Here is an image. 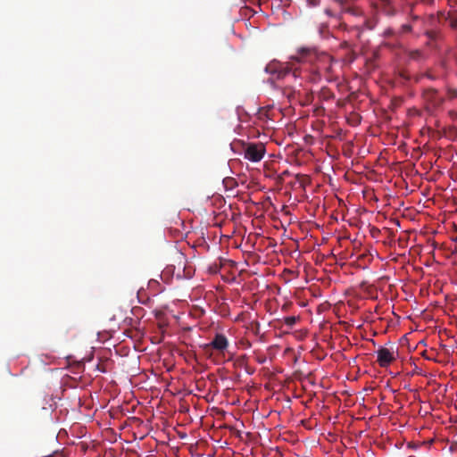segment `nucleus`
<instances>
[{"label":"nucleus","mask_w":457,"mask_h":457,"mask_svg":"<svg viewBox=\"0 0 457 457\" xmlns=\"http://www.w3.org/2000/svg\"><path fill=\"white\" fill-rule=\"evenodd\" d=\"M297 62H330L331 57L325 54L320 53L314 46H303L297 50V54L291 57Z\"/></svg>","instance_id":"nucleus-1"},{"label":"nucleus","mask_w":457,"mask_h":457,"mask_svg":"<svg viewBox=\"0 0 457 457\" xmlns=\"http://www.w3.org/2000/svg\"><path fill=\"white\" fill-rule=\"evenodd\" d=\"M265 71L272 76L271 79H295L298 76L297 70L294 69L288 63H282L277 61H272L265 67Z\"/></svg>","instance_id":"nucleus-2"},{"label":"nucleus","mask_w":457,"mask_h":457,"mask_svg":"<svg viewBox=\"0 0 457 457\" xmlns=\"http://www.w3.org/2000/svg\"><path fill=\"white\" fill-rule=\"evenodd\" d=\"M242 151L245 159L258 162L263 158L266 148L262 143H244Z\"/></svg>","instance_id":"nucleus-3"},{"label":"nucleus","mask_w":457,"mask_h":457,"mask_svg":"<svg viewBox=\"0 0 457 457\" xmlns=\"http://www.w3.org/2000/svg\"><path fill=\"white\" fill-rule=\"evenodd\" d=\"M423 96L425 101L432 107L436 108L443 104L445 98L436 89L428 88L424 91Z\"/></svg>","instance_id":"nucleus-4"},{"label":"nucleus","mask_w":457,"mask_h":457,"mask_svg":"<svg viewBox=\"0 0 457 457\" xmlns=\"http://www.w3.org/2000/svg\"><path fill=\"white\" fill-rule=\"evenodd\" d=\"M228 346V338L220 333H217L212 342L205 345V348L212 347L219 352L223 353Z\"/></svg>","instance_id":"nucleus-5"},{"label":"nucleus","mask_w":457,"mask_h":457,"mask_svg":"<svg viewBox=\"0 0 457 457\" xmlns=\"http://www.w3.org/2000/svg\"><path fill=\"white\" fill-rule=\"evenodd\" d=\"M395 361V357L389 349L381 347L378 350V362L380 367L386 368Z\"/></svg>","instance_id":"nucleus-6"},{"label":"nucleus","mask_w":457,"mask_h":457,"mask_svg":"<svg viewBox=\"0 0 457 457\" xmlns=\"http://www.w3.org/2000/svg\"><path fill=\"white\" fill-rule=\"evenodd\" d=\"M374 27L375 22L372 20L365 19L362 25L353 26L348 30L353 32L355 37L360 38L364 30H372Z\"/></svg>","instance_id":"nucleus-7"},{"label":"nucleus","mask_w":457,"mask_h":457,"mask_svg":"<svg viewBox=\"0 0 457 457\" xmlns=\"http://www.w3.org/2000/svg\"><path fill=\"white\" fill-rule=\"evenodd\" d=\"M424 34L428 37V39L436 42L441 37L440 31L436 29L426 30Z\"/></svg>","instance_id":"nucleus-8"},{"label":"nucleus","mask_w":457,"mask_h":457,"mask_svg":"<svg viewBox=\"0 0 457 457\" xmlns=\"http://www.w3.org/2000/svg\"><path fill=\"white\" fill-rule=\"evenodd\" d=\"M270 108H262L258 112V119L262 121H267L270 119Z\"/></svg>","instance_id":"nucleus-9"},{"label":"nucleus","mask_w":457,"mask_h":457,"mask_svg":"<svg viewBox=\"0 0 457 457\" xmlns=\"http://www.w3.org/2000/svg\"><path fill=\"white\" fill-rule=\"evenodd\" d=\"M282 94L288 99L295 98V89L291 86H286L282 88Z\"/></svg>","instance_id":"nucleus-10"},{"label":"nucleus","mask_w":457,"mask_h":457,"mask_svg":"<svg viewBox=\"0 0 457 457\" xmlns=\"http://www.w3.org/2000/svg\"><path fill=\"white\" fill-rule=\"evenodd\" d=\"M408 56L411 60L419 61L423 58V53L420 50H411L408 53Z\"/></svg>","instance_id":"nucleus-11"},{"label":"nucleus","mask_w":457,"mask_h":457,"mask_svg":"<svg viewBox=\"0 0 457 457\" xmlns=\"http://www.w3.org/2000/svg\"><path fill=\"white\" fill-rule=\"evenodd\" d=\"M445 20L449 22L452 29H457V16L448 13L445 16Z\"/></svg>","instance_id":"nucleus-12"},{"label":"nucleus","mask_w":457,"mask_h":457,"mask_svg":"<svg viewBox=\"0 0 457 457\" xmlns=\"http://www.w3.org/2000/svg\"><path fill=\"white\" fill-rule=\"evenodd\" d=\"M297 318L295 316L286 317L284 321L287 326L292 328L296 323Z\"/></svg>","instance_id":"nucleus-13"},{"label":"nucleus","mask_w":457,"mask_h":457,"mask_svg":"<svg viewBox=\"0 0 457 457\" xmlns=\"http://www.w3.org/2000/svg\"><path fill=\"white\" fill-rule=\"evenodd\" d=\"M412 31V26L411 24H403L401 27V33H410Z\"/></svg>","instance_id":"nucleus-14"},{"label":"nucleus","mask_w":457,"mask_h":457,"mask_svg":"<svg viewBox=\"0 0 457 457\" xmlns=\"http://www.w3.org/2000/svg\"><path fill=\"white\" fill-rule=\"evenodd\" d=\"M395 32L392 28H387L383 32V37H389L395 36Z\"/></svg>","instance_id":"nucleus-15"},{"label":"nucleus","mask_w":457,"mask_h":457,"mask_svg":"<svg viewBox=\"0 0 457 457\" xmlns=\"http://www.w3.org/2000/svg\"><path fill=\"white\" fill-rule=\"evenodd\" d=\"M308 6L316 7L320 4V0H307Z\"/></svg>","instance_id":"nucleus-16"},{"label":"nucleus","mask_w":457,"mask_h":457,"mask_svg":"<svg viewBox=\"0 0 457 457\" xmlns=\"http://www.w3.org/2000/svg\"><path fill=\"white\" fill-rule=\"evenodd\" d=\"M447 94L450 98H455L457 97V89L450 88L448 89Z\"/></svg>","instance_id":"nucleus-17"},{"label":"nucleus","mask_w":457,"mask_h":457,"mask_svg":"<svg viewBox=\"0 0 457 457\" xmlns=\"http://www.w3.org/2000/svg\"><path fill=\"white\" fill-rule=\"evenodd\" d=\"M410 17H411V20L412 22H415V21H418L419 20H420V17L417 14H414L412 12V11L411 12Z\"/></svg>","instance_id":"nucleus-18"},{"label":"nucleus","mask_w":457,"mask_h":457,"mask_svg":"<svg viewBox=\"0 0 457 457\" xmlns=\"http://www.w3.org/2000/svg\"><path fill=\"white\" fill-rule=\"evenodd\" d=\"M346 12H349V13H352L353 15H359V12L354 10V9H353V8H348L346 10Z\"/></svg>","instance_id":"nucleus-19"},{"label":"nucleus","mask_w":457,"mask_h":457,"mask_svg":"<svg viewBox=\"0 0 457 457\" xmlns=\"http://www.w3.org/2000/svg\"><path fill=\"white\" fill-rule=\"evenodd\" d=\"M317 69H318L319 71L325 70V71H328L330 70V67H329V66H328V67H327V66H326V67H322L321 65L318 64Z\"/></svg>","instance_id":"nucleus-20"},{"label":"nucleus","mask_w":457,"mask_h":457,"mask_svg":"<svg viewBox=\"0 0 457 457\" xmlns=\"http://www.w3.org/2000/svg\"><path fill=\"white\" fill-rule=\"evenodd\" d=\"M341 47H343V48H349L350 47V44L347 41H344L341 44Z\"/></svg>","instance_id":"nucleus-21"},{"label":"nucleus","mask_w":457,"mask_h":457,"mask_svg":"<svg viewBox=\"0 0 457 457\" xmlns=\"http://www.w3.org/2000/svg\"><path fill=\"white\" fill-rule=\"evenodd\" d=\"M436 41L429 40L428 41L427 45L430 47H435Z\"/></svg>","instance_id":"nucleus-22"},{"label":"nucleus","mask_w":457,"mask_h":457,"mask_svg":"<svg viewBox=\"0 0 457 457\" xmlns=\"http://www.w3.org/2000/svg\"><path fill=\"white\" fill-rule=\"evenodd\" d=\"M337 3H338L340 5H344L345 3V0H335Z\"/></svg>","instance_id":"nucleus-23"},{"label":"nucleus","mask_w":457,"mask_h":457,"mask_svg":"<svg viewBox=\"0 0 457 457\" xmlns=\"http://www.w3.org/2000/svg\"><path fill=\"white\" fill-rule=\"evenodd\" d=\"M423 2L428 4H434V0H422Z\"/></svg>","instance_id":"nucleus-24"},{"label":"nucleus","mask_w":457,"mask_h":457,"mask_svg":"<svg viewBox=\"0 0 457 457\" xmlns=\"http://www.w3.org/2000/svg\"><path fill=\"white\" fill-rule=\"evenodd\" d=\"M456 447H457V445H456ZM453 449H455V445H453L451 446V450H453Z\"/></svg>","instance_id":"nucleus-25"}]
</instances>
